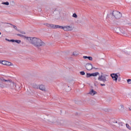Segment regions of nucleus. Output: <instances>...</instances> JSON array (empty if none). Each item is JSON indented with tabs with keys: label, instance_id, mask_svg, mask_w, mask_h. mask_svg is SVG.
Listing matches in <instances>:
<instances>
[{
	"label": "nucleus",
	"instance_id": "1",
	"mask_svg": "<svg viewBox=\"0 0 131 131\" xmlns=\"http://www.w3.org/2000/svg\"><path fill=\"white\" fill-rule=\"evenodd\" d=\"M27 39L31 41V43L36 48L45 47L46 43L41 39L36 37H27Z\"/></svg>",
	"mask_w": 131,
	"mask_h": 131
},
{
	"label": "nucleus",
	"instance_id": "2",
	"mask_svg": "<svg viewBox=\"0 0 131 131\" xmlns=\"http://www.w3.org/2000/svg\"><path fill=\"white\" fill-rule=\"evenodd\" d=\"M110 16H111L113 18V19H114L115 18L116 19H120L121 18V13L117 11H113L112 14H110Z\"/></svg>",
	"mask_w": 131,
	"mask_h": 131
},
{
	"label": "nucleus",
	"instance_id": "3",
	"mask_svg": "<svg viewBox=\"0 0 131 131\" xmlns=\"http://www.w3.org/2000/svg\"><path fill=\"white\" fill-rule=\"evenodd\" d=\"M60 29H63L64 31H72L73 30V28L72 27L70 26H59V28Z\"/></svg>",
	"mask_w": 131,
	"mask_h": 131
},
{
	"label": "nucleus",
	"instance_id": "4",
	"mask_svg": "<svg viewBox=\"0 0 131 131\" xmlns=\"http://www.w3.org/2000/svg\"><path fill=\"white\" fill-rule=\"evenodd\" d=\"M45 25L47 26V27H48V28H50L51 29H57L58 28H59V25H53L52 24H45Z\"/></svg>",
	"mask_w": 131,
	"mask_h": 131
},
{
	"label": "nucleus",
	"instance_id": "5",
	"mask_svg": "<svg viewBox=\"0 0 131 131\" xmlns=\"http://www.w3.org/2000/svg\"><path fill=\"white\" fill-rule=\"evenodd\" d=\"M45 25L47 26V27H48V28H50L51 29H57L58 28H59V25H53L52 24H45Z\"/></svg>",
	"mask_w": 131,
	"mask_h": 131
},
{
	"label": "nucleus",
	"instance_id": "6",
	"mask_svg": "<svg viewBox=\"0 0 131 131\" xmlns=\"http://www.w3.org/2000/svg\"><path fill=\"white\" fill-rule=\"evenodd\" d=\"M45 25L47 26V27H48V28H50L51 29H57L58 28H59V25H53L52 24H45Z\"/></svg>",
	"mask_w": 131,
	"mask_h": 131
},
{
	"label": "nucleus",
	"instance_id": "7",
	"mask_svg": "<svg viewBox=\"0 0 131 131\" xmlns=\"http://www.w3.org/2000/svg\"><path fill=\"white\" fill-rule=\"evenodd\" d=\"M6 84L8 85H9L10 88L13 90V89H15V88H17V85L12 81L10 80H7V83H6Z\"/></svg>",
	"mask_w": 131,
	"mask_h": 131
},
{
	"label": "nucleus",
	"instance_id": "8",
	"mask_svg": "<svg viewBox=\"0 0 131 131\" xmlns=\"http://www.w3.org/2000/svg\"><path fill=\"white\" fill-rule=\"evenodd\" d=\"M106 76H107V75H101L99 76L98 79L99 80V81H102V82L105 83L106 81H108L106 78Z\"/></svg>",
	"mask_w": 131,
	"mask_h": 131
},
{
	"label": "nucleus",
	"instance_id": "9",
	"mask_svg": "<svg viewBox=\"0 0 131 131\" xmlns=\"http://www.w3.org/2000/svg\"><path fill=\"white\" fill-rule=\"evenodd\" d=\"M119 74H115L113 73L111 74V77L113 78V80L117 82V79H118V77H119Z\"/></svg>",
	"mask_w": 131,
	"mask_h": 131
},
{
	"label": "nucleus",
	"instance_id": "10",
	"mask_svg": "<svg viewBox=\"0 0 131 131\" xmlns=\"http://www.w3.org/2000/svg\"><path fill=\"white\" fill-rule=\"evenodd\" d=\"M85 69L86 70L91 71L93 69V64L91 63H86L85 66Z\"/></svg>",
	"mask_w": 131,
	"mask_h": 131
},
{
	"label": "nucleus",
	"instance_id": "11",
	"mask_svg": "<svg viewBox=\"0 0 131 131\" xmlns=\"http://www.w3.org/2000/svg\"><path fill=\"white\" fill-rule=\"evenodd\" d=\"M3 82H6V83H7L8 80L5 79V78H4L3 77H0V88H2V86H3Z\"/></svg>",
	"mask_w": 131,
	"mask_h": 131
},
{
	"label": "nucleus",
	"instance_id": "12",
	"mask_svg": "<svg viewBox=\"0 0 131 131\" xmlns=\"http://www.w3.org/2000/svg\"><path fill=\"white\" fill-rule=\"evenodd\" d=\"M119 32L123 34V35H125V32L123 31L120 28H116V32L117 33H119Z\"/></svg>",
	"mask_w": 131,
	"mask_h": 131
},
{
	"label": "nucleus",
	"instance_id": "13",
	"mask_svg": "<svg viewBox=\"0 0 131 131\" xmlns=\"http://www.w3.org/2000/svg\"><path fill=\"white\" fill-rule=\"evenodd\" d=\"M39 90L42 92H46V86L42 84L39 85Z\"/></svg>",
	"mask_w": 131,
	"mask_h": 131
},
{
	"label": "nucleus",
	"instance_id": "14",
	"mask_svg": "<svg viewBox=\"0 0 131 131\" xmlns=\"http://www.w3.org/2000/svg\"><path fill=\"white\" fill-rule=\"evenodd\" d=\"M89 94L90 95H91V96H95V95H96L97 94V92H96L95 91H94V90H92L89 93Z\"/></svg>",
	"mask_w": 131,
	"mask_h": 131
},
{
	"label": "nucleus",
	"instance_id": "15",
	"mask_svg": "<svg viewBox=\"0 0 131 131\" xmlns=\"http://www.w3.org/2000/svg\"><path fill=\"white\" fill-rule=\"evenodd\" d=\"M83 59H88L90 61H93V57L91 56H83Z\"/></svg>",
	"mask_w": 131,
	"mask_h": 131
},
{
	"label": "nucleus",
	"instance_id": "16",
	"mask_svg": "<svg viewBox=\"0 0 131 131\" xmlns=\"http://www.w3.org/2000/svg\"><path fill=\"white\" fill-rule=\"evenodd\" d=\"M11 42H16L17 43H20L21 42V40H20L11 39Z\"/></svg>",
	"mask_w": 131,
	"mask_h": 131
},
{
	"label": "nucleus",
	"instance_id": "17",
	"mask_svg": "<svg viewBox=\"0 0 131 131\" xmlns=\"http://www.w3.org/2000/svg\"><path fill=\"white\" fill-rule=\"evenodd\" d=\"M33 88L35 90H38L39 89V85H37L36 84H34L33 85Z\"/></svg>",
	"mask_w": 131,
	"mask_h": 131
},
{
	"label": "nucleus",
	"instance_id": "18",
	"mask_svg": "<svg viewBox=\"0 0 131 131\" xmlns=\"http://www.w3.org/2000/svg\"><path fill=\"white\" fill-rule=\"evenodd\" d=\"M6 65L7 66H13V63H12V62H10V61H7L6 62Z\"/></svg>",
	"mask_w": 131,
	"mask_h": 131
},
{
	"label": "nucleus",
	"instance_id": "19",
	"mask_svg": "<svg viewBox=\"0 0 131 131\" xmlns=\"http://www.w3.org/2000/svg\"><path fill=\"white\" fill-rule=\"evenodd\" d=\"M97 75H99V72L92 73V76H97Z\"/></svg>",
	"mask_w": 131,
	"mask_h": 131
},
{
	"label": "nucleus",
	"instance_id": "20",
	"mask_svg": "<svg viewBox=\"0 0 131 131\" xmlns=\"http://www.w3.org/2000/svg\"><path fill=\"white\" fill-rule=\"evenodd\" d=\"M2 5H6V6H9L10 5V3H9V2H3Z\"/></svg>",
	"mask_w": 131,
	"mask_h": 131
},
{
	"label": "nucleus",
	"instance_id": "21",
	"mask_svg": "<svg viewBox=\"0 0 131 131\" xmlns=\"http://www.w3.org/2000/svg\"><path fill=\"white\" fill-rule=\"evenodd\" d=\"M91 76H93V74H91V73H87L86 74V77L89 78V77H91Z\"/></svg>",
	"mask_w": 131,
	"mask_h": 131
},
{
	"label": "nucleus",
	"instance_id": "22",
	"mask_svg": "<svg viewBox=\"0 0 131 131\" xmlns=\"http://www.w3.org/2000/svg\"><path fill=\"white\" fill-rule=\"evenodd\" d=\"M7 61L6 60H2L1 61V64H3V65H6L7 64Z\"/></svg>",
	"mask_w": 131,
	"mask_h": 131
},
{
	"label": "nucleus",
	"instance_id": "23",
	"mask_svg": "<svg viewBox=\"0 0 131 131\" xmlns=\"http://www.w3.org/2000/svg\"><path fill=\"white\" fill-rule=\"evenodd\" d=\"M126 126L127 128H128V129H129V130H131V127L128 124L126 123Z\"/></svg>",
	"mask_w": 131,
	"mask_h": 131
},
{
	"label": "nucleus",
	"instance_id": "24",
	"mask_svg": "<svg viewBox=\"0 0 131 131\" xmlns=\"http://www.w3.org/2000/svg\"><path fill=\"white\" fill-rule=\"evenodd\" d=\"M17 35L18 36H20V37H26V38H27V37H26V36H24V35H22L21 34H17Z\"/></svg>",
	"mask_w": 131,
	"mask_h": 131
},
{
	"label": "nucleus",
	"instance_id": "25",
	"mask_svg": "<svg viewBox=\"0 0 131 131\" xmlns=\"http://www.w3.org/2000/svg\"><path fill=\"white\" fill-rule=\"evenodd\" d=\"M73 55L75 57H77V56H78V53L76 52H73Z\"/></svg>",
	"mask_w": 131,
	"mask_h": 131
},
{
	"label": "nucleus",
	"instance_id": "26",
	"mask_svg": "<svg viewBox=\"0 0 131 131\" xmlns=\"http://www.w3.org/2000/svg\"><path fill=\"white\" fill-rule=\"evenodd\" d=\"M72 17L74 18H77V14H76V13H74L73 14Z\"/></svg>",
	"mask_w": 131,
	"mask_h": 131
},
{
	"label": "nucleus",
	"instance_id": "27",
	"mask_svg": "<svg viewBox=\"0 0 131 131\" xmlns=\"http://www.w3.org/2000/svg\"><path fill=\"white\" fill-rule=\"evenodd\" d=\"M80 74L81 75H84L85 74V73L84 72V71H81V72H80Z\"/></svg>",
	"mask_w": 131,
	"mask_h": 131
},
{
	"label": "nucleus",
	"instance_id": "28",
	"mask_svg": "<svg viewBox=\"0 0 131 131\" xmlns=\"http://www.w3.org/2000/svg\"><path fill=\"white\" fill-rule=\"evenodd\" d=\"M127 83H128V84H131V79H127Z\"/></svg>",
	"mask_w": 131,
	"mask_h": 131
},
{
	"label": "nucleus",
	"instance_id": "29",
	"mask_svg": "<svg viewBox=\"0 0 131 131\" xmlns=\"http://www.w3.org/2000/svg\"><path fill=\"white\" fill-rule=\"evenodd\" d=\"M119 125H120V126H123V122H119Z\"/></svg>",
	"mask_w": 131,
	"mask_h": 131
},
{
	"label": "nucleus",
	"instance_id": "30",
	"mask_svg": "<svg viewBox=\"0 0 131 131\" xmlns=\"http://www.w3.org/2000/svg\"><path fill=\"white\" fill-rule=\"evenodd\" d=\"M13 28H14V29H15L16 30H18V29H17V27L16 26L13 25Z\"/></svg>",
	"mask_w": 131,
	"mask_h": 131
},
{
	"label": "nucleus",
	"instance_id": "31",
	"mask_svg": "<svg viewBox=\"0 0 131 131\" xmlns=\"http://www.w3.org/2000/svg\"><path fill=\"white\" fill-rule=\"evenodd\" d=\"M120 107L122 109H123L124 108V106H123V105H121Z\"/></svg>",
	"mask_w": 131,
	"mask_h": 131
},
{
	"label": "nucleus",
	"instance_id": "32",
	"mask_svg": "<svg viewBox=\"0 0 131 131\" xmlns=\"http://www.w3.org/2000/svg\"><path fill=\"white\" fill-rule=\"evenodd\" d=\"M100 85H101V86H105V85H106V84L101 83V84H100Z\"/></svg>",
	"mask_w": 131,
	"mask_h": 131
},
{
	"label": "nucleus",
	"instance_id": "33",
	"mask_svg": "<svg viewBox=\"0 0 131 131\" xmlns=\"http://www.w3.org/2000/svg\"><path fill=\"white\" fill-rule=\"evenodd\" d=\"M5 39H6V40H7V41H11V40L7 39V38H6Z\"/></svg>",
	"mask_w": 131,
	"mask_h": 131
},
{
	"label": "nucleus",
	"instance_id": "34",
	"mask_svg": "<svg viewBox=\"0 0 131 131\" xmlns=\"http://www.w3.org/2000/svg\"><path fill=\"white\" fill-rule=\"evenodd\" d=\"M21 33H22V34H26L25 32H22Z\"/></svg>",
	"mask_w": 131,
	"mask_h": 131
},
{
	"label": "nucleus",
	"instance_id": "35",
	"mask_svg": "<svg viewBox=\"0 0 131 131\" xmlns=\"http://www.w3.org/2000/svg\"><path fill=\"white\" fill-rule=\"evenodd\" d=\"M129 111H131V108L130 107L128 108Z\"/></svg>",
	"mask_w": 131,
	"mask_h": 131
},
{
	"label": "nucleus",
	"instance_id": "36",
	"mask_svg": "<svg viewBox=\"0 0 131 131\" xmlns=\"http://www.w3.org/2000/svg\"><path fill=\"white\" fill-rule=\"evenodd\" d=\"M118 78V81H120V78Z\"/></svg>",
	"mask_w": 131,
	"mask_h": 131
},
{
	"label": "nucleus",
	"instance_id": "37",
	"mask_svg": "<svg viewBox=\"0 0 131 131\" xmlns=\"http://www.w3.org/2000/svg\"><path fill=\"white\" fill-rule=\"evenodd\" d=\"M1 34H2V32H0V35H1Z\"/></svg>",
	"mask_w": 131,
	"mask_h": 131
},
{
	"label": "nucleus",
	"instance_id": "38",
	"mask_svg": "<svg viewBox=\"0 0 131 131\" xmlns=\"http://www.w3.org/2000/svg\"><path fill=\"white\" fill-rule=\"evenodd\" d=\"M0 63H1V64H2V61H0Z\"/></svg>",
	"mask_w": 131,
	"mask_h": 131
},
{
	"label": "nucleus",
	"instance_id": "39",
	"mask_svg": "<svg viewBox=\"0 0 131 131\" xmlns=\"http://www.w3.org/2000/svg\"><path fill=\"white\" fill-rule=\"evenodd\" d=\"M116 123H117V121H116Z\"/></svg>",
	"mask_w": 131,
	"mask_h": 131
}]
</instances>
